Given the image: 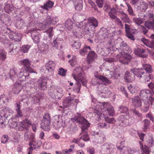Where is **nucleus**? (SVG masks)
I'll return each mask as SVG.
<instances>
[{"label": "nucleus", "mask_w": 154, "mask_h": 154, "mask_svg": "<svg viewBox=\"0 0 154 154\" xmlns=\"http://www.w3.org/2000/svg\"><path fill=\"white\" fill-rule=\"evenodd\" d=\"M142 65L144 69L147 72L151 73L152 72V66L150 65L147 63H143Z\"/></svg>", "instance_id": "nucleus-44"}, {"label": "nucleus", "mask_w": 154, "mask_h": 154, "mask_svg": "<svg viewBox=\"0 0 154 154\" xmlns=\"http://www.w3.org/2000/svg\"><path fill=\"white\" fill-rule=\"evenodd\" d=\"M104 9L108 13L109 16L112 19H114L117 17L116 14L117 12L116 10L114 8L110 9L109 6H105Z\"/></svg>", "instance_id": "nucleus-21"}, {"label": "nucleus", "mask_w": 154, "mask_h": 154, "mask_svg": "<svg viewBox=\"0 0 154 154\" xmlns=\"http://www.w3.org/2000/svg\"><path fill=\"white\" fill-rule=\"evenodd\" d=\"M77 116L73 117L72 119L79 124L82 125L81 127L82 132L80 134L81 136L80 137V139L84 141H88L89 138L87 133V129L90 126V124L84 117L80 116L79 113H77Z\"/></svg>", "instance_id": "nucleus-4"}, {"label": "nucleus", "mask_w": 154, "mask_h": 154, "mask_svg": "<svg viewBox=\"0 0 154 154\" xmlns=\"http://www.w3.org/2000/svg\"><path fill=\"white\" fill-rule=\"evenodd\" d=\"M20 63L25 66V69L29 72L30 73H35L34 71L30 68V63L28 59H25L20 61Z\"/></svg>", "instance_id": "nucleus-23"}, {"label": "nucleus", "mask_w": 154, "mask_h": 154, "mask_svg": "<svg viewBox=\"0 0 154 154\" xmlns=\"http://www.w3.org/2000/svg\"><path fill=\"white\" fill-rule=\"evenodd\" d=\"M117 60L124 64H128L131 59V56L126 52L121 51V52L116 56Z\"/></svg>", "instance_id": "nucleus-8"}, {"label": "nucleus", "mask_w": 154, "mask_h": 154, "mask_svg": "<svg viewBox=\"0 0 154 154\" xmlns=\"http://www.w3.org/2000/svg\"><path fill=\"white\" fill-rule=\"evenodd\" d=\"M72 75L76 82L73 90L76 93H79L80 91L82 84L84 86H85L87 82L85 74L82 68L79 67L75 68L74 69Z\"/></svg>", "instance_id": "nucleus-3"}, {"label": "nucleus", "mask_w": 154, "mask_h": 154, "mask_svg": "<svg viewBox=\"0 0 154 154\" xmlns=\"http://www.w3.org/2000/svg\"><path fill=\"white\" fill-rule=\"evenodd\" d=\"M132 104L135 108H138L142 106V101L140 99L137 97L131 98Z\"/></svg>", "instance_id": "nucleus-24"}, {"label": "nucleus", "mask_w": 154, "mask_h": 154, "mask_svg": "<svg viewBox=\"0 0 154 154\" xmlns=\"http://www.w3.org/2000/svg\"><path fill=\"white\" fill-rule=\"evenodd\" d=\"M0 19L3 23L8 25L9 24V22L11 20L10 17L6 14H2L0 17Z\"/></svg>", "instance_id": "nucleus-30"}, {"label": "nucleus", "mask_w": 154, "mask_h": 154, "mask_svg": "<svg viewBox=\"0 0 154 154\" xmlns=\"http://www.w3.org/2000/svg\"><path fill=\"white\" fill-rule=\"evenodd\" d=\"M4 111L6 112V114H5L4 113L3 114H2V116L3 117H4L5 118L6 117L5 116H6V114H7L8 113L12 114L13 112V110L10 108L8 107L6 108L5 109H4Z\"/></svg>", "instance_id": "nucleus-61"}, {"label": "nucleus", "mask_w": 154, "mask_h": 154, "mask_svg": "<svg viewBox=\"0 0 154 154\" xmlns=\"http://www.w3.org/2000/svg\"><path fill=\"white\" fill-rule=\"evenodd\" d=\"M73 23L72 20L68 19L65 22V27L69 30H70L72 27Z\"/></svg>", "instance_id": "nucleus-39"}, {"label": "nucleus", "mask_w": 154, "mask_h": 154, "mask_svg": "<svg viewBox=\"0 0 154 154\" xmlns=\"http://www.w3.org/2000/svg\"><path fill=\"white\" fill-rule=\"evenodd\" d=\"M139 144L140 146V149L141 150L142 152V154H149V149L146 146H145L143 148V144L141 142H139Z\"/></svg>", "instance_id": "nucleus-36"}, {"label": "nucleus", "mask_w": 154, "mask_h": 154, "mask_svg": "<svg viewBox=\"0 0 154 154\" xmlns=\"http://www.w3.org/2000/svg\"><path fill=\"white\" fill-rule=\"evenodd\" d=\"M55 66L54 62L52 61H49L45 64L46 69L48 71L50 70H53Z\"/></svg>", "instance_id": "nucleus-38"}, {"label": "nucleus", "mask_w": 154, "mask_h": 154, "mask_svg": "<svg viewBox=\"0 0 154 154\" xmlns=\"http://www.w3.org/2000/svg\"><path fill=\"white\" fill-rule=\"evenodd\" d=\"M4 117L2 116H0V127L1 128H4L5 127V125L4 123L5 120Z\"/></svg>", "instance_id": "nucleus-63"}, {"label": "nucleus", "mask_w": 154, "mask_h": 154, "mask_svg": "<svg viewBox=\"0 0 154 154\" xmlns=\"http://www.w3.org/2000/svg\"><path fill=\"white\" fill-rule=\"evenodd\" d=\"M69 62L72 66H73L76 63V59L75 56H73Z\"/></svg>", "instance_id": "nucleus-59"}, {"label": "nucleus", "mask_w": 154, "mask_h": 154, "mask_svg": "<svg viewBox=\"0 0 154 154\" xmlns=\"http://www.w3.org/2000/svg\"><path fill=\"white\" fill-rule=\"evenodd\" d=\"M24 136V139L26 141H31L35 137V135L34 134L27 131L25 132Z\"/></svg>", "instance_id": "nucleus-32"}, {"label": "nucleus", "mask_w": 154, "mask_h": 154, "mask_svg": "<svg viewBox=\"0 0 154 154\" xmlns=\"http://www.w3.org/2000/svg\"><path fill=\"white\" fill-rule=\"evenodd\" d=\"M121 154H140L138 148L132 149L129 147H123L121 151Z\"/></svg>", "instance_id": "nucleus-14"}, {"label": "nucleus", "mask_w": 154, "mask_h": 154, "mask_svg": "<svg viewBox=\"0 0 154 154\" xmlns=\"http://www.w3.org/2000/svg\"><path fill=\"white\" fill-rule=\"evenodd\" d=\"M114 146L108 143H105L101 146L100 153L102 154H112Z\"/></svg>", "instance_id": "nucleus-12"}, {"label": "nucleus", "mask_w": 154, "mask_h": 154, "mask_svg": "<svg viewBox=\"0 0 154 154\" xmlns=\"http://www.w3.org/2000/svg\"><path fill=\"white\" fill-rule=\"evenodd\" d=\"M87 21L84 28L82 30L81 28L83 27L85 23H84L83 21L81 22H76L75 23V26L77 29L75 31H74V34L76 37L80 38L82 37V31L87 33L88 32L94 33V29L98 26L97 20L94 17H91L88 18Z\"/></svg>", "instance_id": "nucleus-2"}, {"label": "nucleus", "mask_w": 154, "mask_h": 154, "mask_svg": "<svg viewBox=\"0 0 154 154\" xmlns=\"http://www.w3.org/2000/svg\"><path fill=\"white\" fill-rule=\"evenodd\" d=\"M128 88L131 93L133 94L137 92V89L135 86L132 85H130L128 86Z\"/></svg>", "instance_id": "nucleus-50"}, {"label": "nucleus", "mask_w": 154, "mask_h": 154, "mask_svg": "<svg viewBox=\"0 0 154 154\" xmlns=\"http://www.w3.org/2000/svg\"><path fill=\"white\" fill-rule=\"evenodd\" d=\"M94 109L97 112H94L93 114L97 118L103 116L105 121L109 123H114L116 122L114 118L109 119L105 113H108L110 116H112L115 114L113 107L108 102L99 103L95 106Z\"/></svg>", "instance_id": "nucleus-1"}, {"label": "nucleus", "mask_w": 154, "mask_h": 154, "mask_svg": "<svg viewBox=\"0 0 154 154\" xmlns=\"http://www.w3.org/2000/svg\"><path fill=\"white\" fill-rule=\"evenodd\" d=\"M72 100V99L70 97L66 98L63 102V106L66 107L68 106L70 104V103Z\"/></svg>", "instance_id": "nucleus-48"}, {"label": "nucleus", "mask_w": 154, "mask_h": 154, "mask_svg": "<svg viewBox=\"0 0 154 154\" xmlns=\"http://www.w3.org/2000/svg\"><path fill=\"white\" fill-rule=\"evenodd\" d=\"M36 144V140H35V137L33 139H32L31 141H30L29 143V145L30 146H33V147H32L34 150L37 148Z\"/></svg>", "instance_id": "nucleus-54"}, {"label": "nucleus", "mask_w": 154, "mask_h": 154, "mask_svg": "<svg viewBox=\"0 0 154 154\" xmlns=\"http://www.w3.org/2000/svg\"><path fill=\"white\" fill-rule=\"evenodd\" d=\"M4 10L7 13L9 14L14 10V8L13 5L8 4L5 7Z\"/></svg>", "instance_id": "nucleus-40"}, {"label": "nucleus", "mask_w": 154, "mask_h": 154, "mask_svg": "<svg viewBox=\"0 0 154 154\" xmlns=\"http://www.w3.org/2000/svg\"><path fill=\"white\" fill-rule=\"evenodd\" d=\"M140 5L137 6V9L141 12L145 11L147 8V4L142 0L140 2Z\"/></svg>", "instance_id": "nucleus-29"}, {"label": "nucleus", "mask_w": 154, "mask_h": 154, "mask_svg": "<svg viewBox=\"0 0 154 154\" xmlns=\"http://www.w3.org/2000/svg\"><path fill=\"white\" fill-rule=\"evenodd\" d=\"M119 110L120 112L122 113H127L128 112V109L127 107L123 106H120Z\"/></svg>", "instance_id": "nucleus-55"}, {"label": "nucleus", "mask_w": 154, "mask_h": 154, "mask_svg": "<svg viewBox=\"0 0 154 154\" xmlns=\"http://www.w3.org/2000/svg\"><path fill=\"white\" fill-rule=\"evenodd\" d=\"M119 90L126 97H128V94L126 90L125 89V87L123 86H121L119 88Z\"/></svg>", "instance_id": "nucleus-60"}, {"label": "nucleus", "mask_w": 154, "mask_h": 154, "mask_svg": "<svg viewBox=\"0 0 154 154\" xmlns=\"http://www.w3.org/2000/svg\"><path fill=\"white\" fill-rule=\"evenodd\" d=\"M131 72L133 73L134 76L139 78L140 79L144 77L143 76L144 73L143 70L142 69H131Z\"/></svg>", "instance_id": "nucleus-20"}, {"label": "nucleus", "mask_w": 154, "mask_h": 154, "mask_svg": "<svg viewBox=\"0 0 154 154\" xmlns=\"http://www.w3.org/2000/svg\"><path fill=\"white\" fill-rule=\"evenodd\" d=\"M125 28L126 31V35L128 38L132 40H134L135 38L134 36L131 34V32L132 33H134L135 32V29H133L132 31L131 29H130L129 25L127 24H125Z\"/></svg>", "instance_id": "nucleus-19"}, {"label": "nucleus", "mask_w": 154, "mask_h": 154, "mask_svg": "<svg viewBox=\"0 0 154 154\" xmlns=\"http://www.w3.org/2000/svg\"><path fill=\"white\" fill-rule=\"evenodd\" d=\"M154 94L153 90L147 89H143L140 91V96L143 101H150V98Z\"/></svg>", "instance_id": "nucleus-9"}, {"label": "nucleus", "mask_w": 154, "mask_h": 154, "mask_svg": "<svg viewBox=\"0 0 154 154\" xmlns=\"http://www.w3.org/2000/svg\"><path fill=\"white\" fill-rule=\"evenodd\" d=\"M53 2L49 1H48L45 4L44 6H43V8L47 10L48 9L51 8L54 5Z\"/></svg>", "instance_id": "nucleus-45"}, {"label": "nucleus", "mask_w": 154, "mask_h": 154, "mask_svg": "<svg viewBox=\"0 0 154 154\" xmlns=\"http://www.w3.org/2000/svg\"><path fill=\"white\" fill-rule=\"evenodd\" d=\"M94 135L97 138L98 142L102 143L104 141L105 136L103 134L99 132H97L94 134Z\"/></svg>", "instance_id": "nucleus-35"}, {"label": "nucleus", "mask_w": 154, "mask_h": 154, "mask_svg": "<svg viewBox=\"0 0 154 154\" xmlns=\"http://www.w3.org/2000/svg\"><path fill=\"white\" fill-rule=\"evenodd\" d=\"M51 123V118L48 113L45 114L43 116V119L41 123V127L45 131H48L50 129Z\"/></svg>", "instance_id": "nucleus-11"}, {"label": "nucleus", "mask_w": 154, "mask_h": 154, "mask_svg": "<svg viewBox=\"0 0 154 154\" xmlns=\"http://www.w3.org/2000/svg\"><path fill=\"white\" fill-rule=\"evenodd\" d=\"M24 122L26 124V126L27 127V124L29 125H32V123L29 117L26 118L25 120H23Z\"/></svg>", "instance_id": "nucleus-64"}, {"label": "nucleus", "mask_w": 154, "mask_h": 154, "mask_svg": "<svg viewBox=\"0 0 154 154\" xmlns=\"http://www.w3.org/2000/svg\"><path fill=\"white\" fill-rule=\"evenodd\" d=\"M113 19L114 20L115 23H116L117 25L120 26L121 29L123 28V26L122 22L119 18L117 17Z\"/></svg>", "instance_id": "nucleus-56"}, {"label": "nucleus", "mask_w": 154, "mask_h": 154, "mask_svg": "<svg viewBox=\"0 0 154 154\" xmlns=\"http://www.w3.org/2000/svg\"><path fill=\"white\" fill-rule=\"evenodd\" d=\"M52 143L50 142H46L44 143L43 144V147L44 148L47 149H49L51 148Z\"/></svg>", "instance_id": "nucleus-57"}, {"label": "nucleus", "mask_w": 154, "mask_h": 154, "mask_svg": "<svg viewBox=\"0 0 154 154\" xmlns=\"http://www.w3.org/2000/svg\"><path fill=\"white\" fill-rule=\"evenodd\" d=\"M16 114L14 116V118H13V121L14 122H15V119L17 120H18L19 118L22 117L23 116V113L20 110V103L18 102L15 104V108Z\"/></svg>", "instance_id": "nucleus-16"}, {"label": "nucleus", "mask_w": 154, "mask_h": 154, "mask_svg": "<svg viewBox=\"0 0 154 154\" xmlns=\"http://www.w3.org/2000/svg\"><path fill=\"white\" fill-rule=\"evenodd\" d=\"M21 86L18 84H15L14 85L12 88V92L15 94H17L19 93L21 89Z\"/></svg>", "instance_id": "nucleus-37"}, {"label": "nucleus", "mask_w": 154, "mask_h": 154, "mask_svg": "<svg viewBox=\"0 0 154 154\" xmlns=\"http://www.w3.org/2000/svg\"><path fill=\"white\" fill-rule=\"evenodd\" d=\"M145 105L141 108V110L144 112H147L149 109V105L150 104L149 101H143Z\"/></svg>", "instance_id": "nucleus-46"}, {"label": "nucleus", "mask_w": 154, "mask_h": 154, "mask_svg": "<svg viewBox=\"0 0 154 154\" xmlns=\"http://www.w3.org/2000/svg\"><path fill=\"white\" fill-rule=\"evenodd\" d=\"M118 119L119 120L121 121V125L124 126L129 125L131 124V119L130 118L129 115H121Z\"/></svg>", "instance_id": "nucleus-13"}, {"label": "nucleus", "mask_w": 154, "mask_h": 154, "mask_svg": "<svg viewBox=\"0 0 154 154\" xmlns=\"http://www.w3.org/2000/svg\"><path fill=\"white\" fill-rule=\"evenodd\" d=\"M29 72L23 69H18L14 68L10 70V75L11 79L13 82H17L18 80L21 81L26 80L29 76Z\"/></svg>", "instance_id": "nucleus-5"}, {"label": "nucleus", "mask_w": 154, "mask_h": 154, "mask_svg": "<svg viewBox=\"0 0 154 154\" xmlns=\"http://www.w3.org/2000/svg\"><path fill=\"white\" fill-rule=\"evenodd\" d=\"M127 6L128 8V11L129 14L132 16L134 15V13L132 8L130 4H127Z\"/></svg>", "instance_id": "nucleus-62"}, {"label": "nucleus", "mask_w": 154, "mask_h": 154, "mask_svg": "<svg viewBox=\"0 0 154 154\" xmlns=\"http://www.w3.org/2000/svg\"><path fill=\"white\" fill-rule=\"evenodd\" d=\"M14 123L13 124L12 127L18 131H23L24 129H26V130H28L26 126V123L24 122L23 121L21 122H17L16 121L15 122H14Z\"/></svg>", "instance_id": "nucleus-15"}, {"label": "nucleus", "mask_w": 154, "mask_h": 154, "mask_svg": "<svg viewBox=\"0 0 154 154\" xmlns=\"http://www.w3.org/2000/svg\"><path fill=\"white\" fill-rule=\"evenodd\" d=\"M143 76H144L143 78H141L140 79V81L142 82H147L151 78L150 75L144 73ZM148 84V83H147Z\"/></svg>", "instance_id": "nucleus-43"}, {"label": "nucleus", "mask_w": 154, "mask_h": 154, "mask_svg": "<svg viewBox=\"0 0 154 154\" xmlns=\"http://www.w3.org/2000/svg\"><path fill=\"white\" fill-rule=\"evenodd\" d=\"M145 50L142 48H137L134 49V52L135 54L139 57L142 58L146 57L147 55L143 54Z\"/></svg>", "instance_id": "nucleus-26"}, {"label": "nucleus", "mask_w": 154, "mask_h": 154, "mask_svg": "<svg viewBox=\"0 0 154 154\" xmlns=\"http://www.w3.org/2000/svg\"><path fill=\"white\" fill-rule=\"evenodd\" d=\"M91 48L89 46L85 47L83 49L80 51V54L82 55H85L87 54V52L91 50Z\"/></svg>", "instance_id": "nucleus-42"}, {"label": "nucleus", "mask_w": 154, "mask_h": 154, "mask_svg": "<svg viewBox=\"0 0 154 154\" xmlns=\"http://www.w3.org/2000/svg\"><path fill=\"white\" fill-rule=\"evenodd\" d=\"M6 58V53L3 50H0V59L4 61Z\"/></svg>", "instance_id": "nucleus-52"}, {"label": "nucleus", "mask_w": 154, "mask_h": 154, "mask_svg": "<svg viewBox=\"0 0 154 154\" xmlns=\"http://www.w3.org/2000/svg\"><path fill=\"white\" fill-rule=\"evenodd\" d=\"M75 10L81 11L83 8V1L82 0H73Z\"/></svg>", "instance_id": "nucleus-25"}, {"label": "nucleus", "mask_w": 154, "mask_h": 154, "mask_svg": "<svg viewBox=\"0 0 154 154\" xmlns=\"http://www.w3.org/2000/svg\"><path fill=\"white\" fill-rule=\"evenodd\" d=\"M31 34L32 38L35 43H37L39 42V35L37 30L35 29L32 30Z\"/></svg>", "instance_id": "nucleus-28"}, {"label": "nucleus", "mask_w": 154, "mask_h": 154, "mask_svg": "<svg viewBox=\"0 0 154 154\" xmlns=\"http://www.w3.org/2000/svg\"><path fill=\"white\" fill-rule=\"evenodd\" d=\"M125 79L128 82H130L132 80L130 73L128 71H126L125 73Z\"/></svg>", "instance_id": "nucleus-53"}, {"label": "nucleus", "mask_w": 154, "mask_h": 154, "mask_svg": "<svg viewBox=\"0 0 154 154\" xmlns=\"http://www.w3.org/2000/svg\"><path fill=\"white\" fill-rule=\"evenodd\" d=\"M96 78L93 80L92 82H94V84H103L105 85H108L111 83L110 81L107 79L106 77L101 75L97 76L95 75ZM111 93V91H109L108 88L105 86L103 88L100 92V94H103L102 96L104 97H108Z\"/></svg>", "instance_id": "nucleus-6"}, {"label": "nucleus", "mask_w": 154, "mask_h": 154, "mask_svg": "<svg viewBox=\"0 0 154 154\" xmlns=\"http://www.w3.org/2000/svg\"><path fill=\"white\" fill-rule=\"evenodd\" d=\"M149 17L150 18L149 21H147L145 23V26L148 29H152L154 30V16L152 14L148 15Z\"/></svg>", "instance_id": "nucleus-18"}, {"label": "nucleus", "mask_w": 154, "mask_h": 154, "mask_svg": "<svg viewBox=\"0 0 154 154\" xmlns=\"http://www.w3.org/2000/svg\"><path fill=\"white\" fill-rule=\"evenodd\" d=\"M97 57V55L95 52L93 51H89L87 57L88 64H89L91 62L95 59Z\"/></svg>", "instance_id": "nucleus-31"}, {"label": "nucleus", "mask_w": 154, "mask_h": 154, "mask_svg": "<svg viewBox=\"0 0 154 154\" xmlns=\"http://www.w3.org/2000/svg\"><path fill=\"white\" fill-rule=\"evenodd\" d=\"M28 99L35 103H38L39 102L40 97L39 95L36 94L35 95L31 94Z\"/></svg>", "instance_id": "nucleus-33"}, {"label": "nucleus", "mask_w": 154, "mask_h": 154, "mask_svg": "<svg viewBox=\"0 0 154 154\" xmlns=\"http://www.w3.org/2000/svg\"><path fill=\"white\" fill-rule=\"evenodd\" d=\"M53 27H51L46 31V32L48 35L49 37L50 38H52L53 36Z\"/></svg>", "instance_id": "nucleus-58"}, {"label": "nucleus", "mask_w": 154, "mask_h": 154, "mask_svg": "<svg viewBox=\"0 0 154 154\" xmlns=\"http://www.w3.org/2000/svg\"><path fill=\"white\" fill-rule=\"evenodd\" d=\"M143 122L144 123L143 130L144 131H146V130L149 128L150 124V121L147 119L144 120Z\"/></svg>", "instance_id": "nucleus-47"}, {"label": "nucleus", "mask_w": 154, "mask_h": 154, "mask_svg": "<svg viewBox=\"0 0 154 154\" xmlns=\"http://www.w3.org/2000/svg\"><path fill=\"white\" fill-rule=\"evenodd\" d=\"M9 36L11 39H14L16 41H20L22 37L21 34L16 33L13 32H10L9 34Z\"/></svg>", "instance_id": "nucleus-27"}, {"label": "nucleus", "mask_w": 154, "mask_h": 154, "mask_svg": "<svg viewBox=\"0 0 154 154\" xmlns=\"http://www.w3.org/2000/svg\"><path fill=\"white\" fill-rule=\"evenodd\" d=\"M38 88L45 90L46 88L47 80L45 79L40 78L36 83Z\"/></svg>", "instance_id": "nucleus-22"}, {"label": "nucleus", "mask_w": 154, "mask_h": 154, "mask_svg": "<svg viewBox=\"0 0 154 154\" xmlns=\"http://www.w3.org/2000/svg\"><path fill=\"white\" fill-rule=\"evenodd\" d=\"M30 47V46L29 45H23L21 48V51L24 53H27L28 52Z\"/></svg>", "instance_id": "nucleus-51"}, {"label": "nucleus", "mask_w": 154, "mask_h": 154, "mask_svg": "<svg viewBox=\"0 0 154 154\" xmlns=\"http://www.w3.org/2000/svg\"><path fill=\"white\" fill-rule=\"evenodd\" d=\"M58 21L57 17L48 16L44 23H38L37 24L39 28V30H44L46 27L49 26L51 23L55 24Z\"/></svg>", "instance_id": "nucleus-7"}, {"label": "nucleus", "mask_w": 154, "mask_h": 154, "mask_svg": "<svg viewBox=\"0 0 154 154\" xmlns=\"http://www.w3.org/2000/svg\"><path fill=\"white\" fill-rule=\"evenodd\" d=\"M120 18L125 23H131L132 22L130 20L128 16L124 12L120 11Z\"/></svg>", "instance_id": "nucleus-34"}, {"label": "nucleus", "mask_w": 154, "mask_h": 154, "mask_svg": "<svg viewBox=\"0 0 154 154\" xmlns=\"http://www.w3.org/2000/svg\"><path fill=\"white\" fill-rule=\"evenodd\" d=\"M71 45L73 48L78 49L80 47L81 43L79 40L77 41H75L73 42H72Z\"/></svg>", "instance_id": "nucleus-41"}, {"label": "nucleus", "mask_w": 154, "mask_h": 154, "mask_svg": "<svg viewBox=\"0 0 154 154\" xmlns=\"http://www.w3.org/2000/svg\"><path fill=\"white\" fill-rule=\"evenodd\" d=\"M51 93H52L51 91L50 93L49 92L48 94L52 98H54V96H55L56 98L60 99L61 97L63 95V90L62 88H57V89L55 90L54 92H53V93L51 95Z\"/></svg>", "instance_id": "nucleus-17"}, {"label": "nucleus", "mask_w": 154, "mask_h": 154, "mask_svg": "<svg viewBox=\"0 0 154 154\" xmlns=\"http://www.w3.org/2000/svg\"><path fill=\"white\" fill-rule=\"evenodd\" d=\"M133 21L138 26H140L143 22V20L142 19L135 17L133 18Z\"/></svg>", "instance_id": "nucleus-49"}, {"label": "nucleus", "mask_w": 154, "mask_h": 154, "mask_svg": "<svg viewBox=\"0 0 154 154\" xmlns=\"http://www.w3.org/2000/svg\"><path fill=\"white\" fill-rule=\"evenodd\" d=\"M62 114V116L60 115H56L54 116L53 119V125L56 129H58L61 127L63 124H64L65 120L63 119L64 117Z\"/></svg>", "instance_id": "nucleus-10"}]
</instances>
